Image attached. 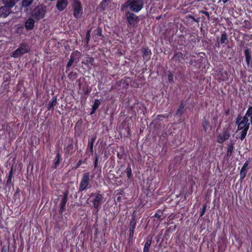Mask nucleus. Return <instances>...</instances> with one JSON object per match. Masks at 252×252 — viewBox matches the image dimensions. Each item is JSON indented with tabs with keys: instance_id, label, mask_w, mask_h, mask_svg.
Instances as JSON below:
<instances>
[{
	"instance_id": "1",
	"label": "nucleus",
	"mask_w": 252,
	"mask_h": 252,
	"mask_svg": "<svg viewBox=\"0 0 252 252\" xmlns=\"http://www.w3.org/2000/svg\"><path fill=\"white\" fill-rule=\"evenodd\" d=\"M251 111L247 110L244 116L242 118L240 116H238L236 123L238 126L237 130L242 131L240 132V139L243 140L245 138L248 131L249 129L250 123H249L248 118L249 117Z\"/></svg>"
},
{
	"instance_id": "2",
	"label": "nucleus",
	"mask_w": 252,
	"mask_h": 252,
	"mask_svg": "<svg viewBox=\"0 0 252 252\" xmlns=\"http://www.w3.org/2000/svg\"><path fill=\"white\" fill-rule=\"evenodd\" d=\"M144 3L142 0H128L125 2L121 6V11L124 12L129 8L130 10L137 13L143 7Z\"/></svg>"
},
{
	"instance_id": "3",
	"label": "nucleus",
	"mask_w": 252,
	"mask_h": 252,
	"mask_svg": "<svg viewBox=\"0 0 252 252\" xmlns=\"http://www.w3.org/2000/svg\"><path fill=\"white\" fill-rule=\"evenodd\" d=\"M72 8L74 17L76 18L80 17L83 13V8L81 2L78 0H74Z\"/></svg>"
},
{
	"instance_id": "4",
	"label": "nucleus",
	"mask_w": 252,
	"mask_h": 252,
	"mask_svg": "<svg viewBox=\"0 0 252 252\" xmlns=\"http://www.w3.org/2000/svg\"><path fill=\"white\" fill-rule=\"evenodd\" d=\"M46 7L43 5L36 7L32 13V16L37 20H40L44 17L46 13Z\"/></svg>"
},
{
	"instance_id": "5",
	"label": "nucleus",
	"mask_w": 252,
	"mask_h": 252,
	"mask_svg": "<svg viewBox=\"0 0 252 252\" xmlns=\"http://www.w3.org/2000/svg\"><path fill=\"white\" fill-rule=\"evenodd\" d=\"M90 172H87L83 174L82 178L81 179L80 186L79 190L83 191L87 189L90 183Z\"/></svg>"
},
{
	"instance_id": "6",
	"label": "nucleus",
	"mask_w": 252,
	"mask_h": 252,
	"mask_svg": "<svg viewBox=\"0 0 252 252\" xmlns=\"http://www.w3.org/2000/svg\"><path fill=\"white\" fill-rule=\"evenodd\" d=\"M29 51L30 48L28 45L25 44H22L13 53L12 57L15 58H18L24 54L28 52Z\"/></svg>"
},
{
	"instance_id": "7",
	"label": "nucleus",
	"mask_w": 252,
	"mask_h": 252,
	"mask_svg": "<svg viewBox=\"0 0 252 252\" xmlns=\"http://www.w3.org/2000/svg\"><path fill=\"white\" fill-rule=\"evenodd\" d=\"M126 17L128 23L130 25L134 26L138 22V17L128 11L126 12Z\"/></svg>"
},
{
	"instance_id": "8",
	"label": "nucleus",
	"mask_w": 252,
	"mask_h": 252,
	"mask_svg": "<svg viewBox=\"0 0 252 252\" xmlns=\"http://www.w3.org/2000/svg\"><path fill=\"white\" fill-rule=\"evenodd\" d=\"M11 13V9L4 5L0 7V18H5Z\"/></svg>"
},
{
	"instance_id": "9",
	"label": "nucleus",
	"mask_w": 252,
	"mask_h": 252,
	"mask_svg": "<svg viewBox=\"0 0 252 252\" xmlns=\"http://www.w3.org/2000/svg\"><path fill=\"white\" fill-rule=\"evenodd\" d=\"M102 200L103 196H102V195L98 194L95 196L93 201V205L94 207L97 210L100 208V205L102 202Z\"/></svg>"
},
{
	"instance_id": "10",
	"label": "nucleus",
	"mask_w": 252,
	"mask_h": 252,
	"mask_svg": "<svg viewBox=\"0 0 252 252\" xmlns=\"http://www.w3.org/2000/svg\"><path fill=\"white\" fill-rule=\"evenodd\" d=\"M67 4V0H58L56 7L59 11H62L66 7Z\"/></svg>"
},
{
	"instance_id": "11",
	"label": "nucleus",
	"mask_w": 252,
	"mask_h": 252,
	"mask_svg": "<svg viewBox=\"0 0 252 252\" xmlns=\"http://www.w3.org/2000/svg\"><path fill=\"white\" fill-rule=\"evenodd\" d=\"M230 137V135L228 132L224 131L223 133L219 134L217 136V142L219 143H222Z\"/></svg>"
},
{
	"instance_id": "12",
	"label": "nucleus",
	"mask_w": 252,
	"mask_h": 252,
	"mask_svg": "<svg viewBox=\"0 0 252 252\" xmlns=\"http://www.w3.org/2000/svg\"><path fill=\"white\" fill-rule=\"evenodd\" d=\"M136 223V220L134 217H133L130 222V228H129V236L132 237L133 236L134 230L135 227Z\"/></svg>"
},
{
	"instance_id": "13",
	"label": "nucleus",
	"mask_w": 252,
	"mask_h": 252,
	"mask_svg": "<svg viewBox=\"0 0 252 252\" xmlns=\"http://www.w3.org/2000/svg\"><path fill=\"white\" fill-rule=\"evenodd\" d=\"M34 20L32 18H29L25 23V28L27 30H31L32 29L34 26Z\"/></svg>"
},
{
	"instance_id": "14",
	"label": "nucleus",
	"mask_w": 252,
	"mask_h": 252,
	"mask_svg": "<svg viewBox=\"0 0 252 252\" xmlns=\"http://www.w3.org/2000/svg\"><path fill=\"white\" fill-rule=\"evenodd\" d=\"M67 196H68L67 192H64L63 197L62 200L61 201V203L60 210L62 212H63V211L64 209V208L65 207L66 203L67 200Z\"/></svg>"
},
{
	"instance_id": "15",
	"label": "nucleus",
	"mask_w": 252,
	"mask_h": 252,
	"mask_svg": "<svg viewBox=\"0 0 252 252\" xmlns=\"http://www.w3.org/2000/svg\"><path fill=\"white\" fill-rule=\"evenodd\" d=\"M15 0H2V3L6 7L11 9L15 4Z\"/></svg>"
},
{
	"instance_id": "16",
	"label": "nucleus",
	"mask_w": 252,
	"mask_h": 252,
	"mask_svg": "<svg viewBox=\"0 0 252 252\" xmlns=\"http://www.w3.org/2000/svg\"><path fill=\"white\" fill-rule=\"evenodd\" d=\"M152 237H148L145 242L143 252H149V248L152 243Z\"/></svg>"
},
{
	"instance_id": "17",
	"label": "nucleus",
	"mask_w": 252,
	"mask_h": 252,
	"mask_svg": "<svg viewBox=\"0 0 252 252\" xmlns=\"http://www.w3.org/2000/svg\"><path fill=\"white\" fill-rule=\"evenodd\" d=\"M142 52L143 54V58L145 60H148L151 55V51L149 49L146 48H143Z\"/></svg>"
},
{
	"instance_id": "18",
	"label": "nucleus",
	"mask_w": 252,
	"mask_h": 252,
	"mask_svg": "<svg viewBox=\"0 0 252 252\" xmlns=\"http://www.w3.org/2000/svg\"><path fill=\"white\" fill-rule=\"evenodd\" d=\"M244 53L246 57L247 64L248 65H249L250 62L251 60V53L248 49H246L245 50Z\"/></svg>"
},
{
	"instance_id": "19",
	"label": "nucleus",
	"mask_w": 252,
	"mask_h": 252,
	"mask_svg": "<svg viewBox=\"0 0 252 252\" xmlns=\"http://www.w3.org/2000/svg\"><path fill=\"white\" fill-rule=\"evenodd\" d=\"M100 104V102L98 99H95L94 100V105L93 106L92 112L91 113V114L94 113V112L96 111V110L98 108Z\"/></svg>"
},
{
	"instance_id": "20",
	"label": "nucleus",
	"mask_w": 252,
	"mask_h": 252,
	"mask_svg": "<svg viewBox=\"0 0 252 252\" xmlns=\"http://www.w3.org/2000/svg\"><path fill=\"white\" fill-rule=\"evenodd\" d=\"M95 139H96L95 137H92L91 138L90 141H89V143H88V146L90 148V152L92 154H93V152H94L93 147H94V144L95 140Z\"/></svg>"
},
{
	"instance_id": "21",
	"label": "nucleus",
	"mask_w": 252,
	"mask_h": 252,
	"mask_svg": "<svg viewBox=\"0 0 252 252\" xmlns=\"http://www.w3.org/2000/svg\"><path fill=\"white\" fill-rule=\"evenodd\" d=\"M183 55L181 52L177 53L174 56V59L176 61L178 60L179 62H181L183 60Z\"/></svg>"
},
{
	"instance_id": "22",
	"label": "nucleus",
	"mask_w": 252,
	"mask_h": 252,
	"mask_svg": "<svg viewBox=\"0 0 252 252\" xmlns=\"http://www.w3.org/2000/svg\"><path fill=\"white\" fill-rule=\"evenodd\" d=\"M33 1V0H23L22 6L24 7H27L32 3Z\"/></svg>"
},
{
	"instance_id": "23",
	"label": "nucleus",
	"mask_w": 252,
	"mask_h": 252,
	"mask_svg": "<svg viewBox=\"0 0 252 252\" xmlns=\"http://www.w3.org/2000/svg\"><path fill=\"white\" fill-rule=\"evenodd\" d=\"M247 171V168H242L240 173L241 179H243L246 177Z\"/></svg>"
},
{
	"instance_id": "24",
	"label": "nucleus",
	"mask_w": 252,
	"mask_h": 252,
	"mask_svg": "<svg viewBox=\"0 0 252 252\" xmlns=\"http://www.w3.org/2000/svg\"><path fill=\"white\" fill-rule=\"evenodd\" d=\"M57 103V99L55 98L50 101L48 104L47 108L48 109H50L51 108L54 107Z\"/></svg>"
},
{
	"instance_id": "25",
	"label": "nucleus",
	"mask_w": 252,
	"mask_h": 252,
	"mask_svg": "<svg viewBox=\"0 0 252 252\" xmlns=\"http://www.w3.org/2000/svg\"><path fill=\"white\" fill-rule=\"evenodd\" d=\"M126 172L127 177L130 178L132 174V170L131 167L129 166L127 167Z\"/></svg>"
},
{
	"instance_id": "26",
	"label": "nucleus",
	"mask_w": 252,
	"mask_h": 252,
	"mask_svg": "<svg viewBox=\"0 0 252 252\" xmlns=\"http://www.w3.org/2000/svg\"><path fill=\"white\" fill-rule=\"evenodd\" d=\"M60 158H61V156L60 155L59 153H58L57 155V156H56V162L55 163V167H57L59 164V162L60 161Z\"/></svg>"
},
{
	"instance_id": "27",
	"label": "nucleus",
	"mask_w": 252,
	"mask_h": 252,
	"mask_svg": "<svg viewBox=\"0 0 252 252\" xmlns=\"http://www.w3.org/2000/svg\"><path fill=\"white\" fill-rule=\"evenodd\" d=\"M184 107V105L182 104L180 106L177 111V114L181 115L182 114V110Z\"/></svg>"
},
{
	"instance_id": "28",
	"label": "nucleus",
	"mask_w": 252,
	"mask_h": 252,
	"mask_svg": "<svg viewBox=\"0 0 252 252\" xmlns=\"http://www.w3.org/2000/svg\"><path fill=\"white\" fill-rule=\"evenodd\" d=\"M226 40V35L225 34H222L221 36L220 43L221 44L224 43L225 42Z\"/></svg>"
},
{
	"instance_id": "29",
	"label": "nucleus",
	"mask_w": 252,
	"mask_h": 252,
	"mask_svg": "<svg viewBox=\"0 0 252 252\" xmlns=\"http://www.w3.org/2000/svg\"><path fill=\"white\" fill-rule=\"evenodd\" d=\"M206 208H207V207H206V205H204L203 207H202L201 211L200 212V217H202L204 215L205 211L206 210Z\"/></svg>"
},
{
	"instance_id": "30",
	"label": "nucleus",
	"mask_w": 252,
	"mask_h": 252,
	"mask_svg": "<svg viewBox=\"0 0 252 252\" xmlns=\"http://www.w3.org/2000/svg\"><path fill=\"white\" fill-rule=\"evenodd\" d=\"M73 63H74V59L72 57H71L70 60H69V61L67 63V67L70 66Z\"/></svg>"
},
{
	"instance_id": "31",
	"label": "nucleus",
	"mask_w": 252,
	"mask_h": 252,
	"mask_svg": "<svg viewBox=\"0 0 252 252\" xmlns=\"http://www.w3.org/2000/svg\"><path fill=\"white\" fill-rule=\"evenodd\" d=\"M12 181V171H10V174L7 180V185H9L11 183Z\"/></svg>"
},
{
	"instance_id": "32",
	"label": "nucleus",
	"mask_w": 252,
	"mask_h": 252,
	"mask_svg": "<svg viewBox=\"0 0 252 252\" xmlns=\"http://www.w3.org/2000/svg\"><path fill=\"white\" fill-rule=\"evenodd\" d=\"M247 110L251 111L249 117L251 118V124L252 125V106H250Z\"/></svg>"
},
{
	"instance_id": "33",
	"label": "nucleus",
	"mask_w": 252,
	"mask_h": 252,
	"mask_svg": "<svg viewBox=\"0 0 252 252\" xmlns=\"http://www.w3.org/2000/svg\"><path fill=\"white\" fill-rule=\"evenodd\" d=\"M90 36H91V31L88 30L86 33V38H87V42H88V41L90 40Z\"/></svg>"
},
{
	"instance_id": "34",
	"label": "nucleus",
	"mask_w": 252,
	"mask_h": 252,
	"mask_svg": "<svg viewBox=\"0 0 252 252\" xmlns=\"http://www.w3.org/2000/svg\"><path fill=\"white\" fill-rule=\"evenodd\" d=\"M233 151V146H230L227 150V154L231 155Z\"/></svg>"
},
{
	"instance_id": "35",
	"label": "nucleus",
	"mask_w": 252,
	"mask_h": 252,
	"mask_svg": "<svg viewBox=\"0 0 252 252\" xmlns=\"http://www.w3.org/2000/svg\"><path fill=\"white\" fill-rule=\"evenodd\" d=\"M168 81L170 82H173V75L172 74L170 73L168 75Z\"/></svg>"
},
{
	"instance_id": "36",
	"label": "nucleus",
	"mask_w": 252,
	"mask_h": 252,
	"mask_svg": "<svg viewBox=\"0 0 252 252\" xmlns=\"http://www.w3.org/2000/svg\"><path fill=\"white\" fill-rule=\"evenodd\" d=\"M203 127L205 131H207L208 127H209V124L207 122H205L203 123Z\"/></svg>"
},
{
	"instance_id": "37",
	"label": "nucleus",
	"mask_w": 252,
	"mask_h": 252,
	"mask_svg": "<svg viewBox=\"0 0 252 252\" xmlns=\"http://www.w3.org/2000/svg\"><path fill=\"white\" fill-rule=\"evenodd\" d=\"M95 34L98 36L100 35H101V30L100 29H97L95 31H94Z\"/></svg>"
},
{
	"instance_id": "38",
	"label": "nucleus",
	"mask_w": 252,
	"mask_h": 252,
	"mask_svg": "<svg viewBox=\"0 0 252 252\" xmlns=\"http://www.w3.org/2000/svg\"><path fill=\"white\" fill-rule=\"evenodd\" d=\"M98 162V157L97 156H95V161H94V167H96Z\"/></svg>"
},
{
	"instance_id": "39",
	"label": "nucleus",
	"mask_w": 252,
	"mask_h": 252,
	"mask_svg": "<svg viewBox=\"0 0 252 252\" xmlns=\"http://www.w3.org/2000/svg\"><path fill=\"white\" fill-rule=\"evenodd\" d=\"M248 165V162H245V164H244V165L243 166L242 168H247Z\"/></svg>"
},
{
	"instance_id": "40",
	"label": "nucleus",
	"mask_w": 252,
	"mask_h": 252,
	"mask_svg": "<svg viewBox=\"0 0 252 252\" xmlns=\"http://www.w3.org/2000/svg\"><path fill=\"white\" fill-rule=\"evenodd\" d=\"M94 62V59L93 58L89 59V62L92 64L93 62Z\"/></svg>"
},
{
	"instance_id": "41",
	"label": "nucleus",
	"mask_w": 252,
	"mask_h": 252,
	"mask_svg": "<svg viewBox=\"0 0 252 252\" xmlns=\"http://www.w3.org/2000/svg\"><path fill=\"white\" fill-rule=\"evenodd\" d=\"M155 217L158 219L159 218H160V215L158 214H156L155 215Z\"/></svg>"
},
{
	"instance_id": "42",
	"label": "nucleus",
	"mask_w": 252,
	"mask_h": 252,
	"mask_svg": "<svg viewBox=\"0 0 252 252\" xmlns=\"http://www.w3.org/2000/svg\"><path fill=\"white\" fill-rule=\"evenodd\" d=\"M229 0H220V1H222L223 3H225L227 2Z\"/></svg>"
},
{
	"instance_id": "43",
	"label": "nucleus",
	"mask_w": 252,
	"mask_h": 252,
	"mask_svg": "<svg viewBox=\"0 0 252 252\" xmlns=\"http://www.w3.org/2000/svg\"><path fill=\"white\" fill-rule=\"evenodd\" d=\"M203 13L207 16H209V13L208 12H206V11H205V12H203Z\"/></svg>"
},
{
	"instance_id": "44",
	"label": "nucleus",
	"mask_w": 252,
	"mask_h": 252,
	"mask_svg": "<svg viewBox=\"0 0 252 252\" xmlns=\"http://www.w3.org/2000/svg\"><path fill=\"white\" fill-rule=\"evenodd\" d=\"M6 250L4 248H2L1 250V252H6Z\"/></svg>"
},
{
	"instance_id": "45",
	"label": "nucleus",
	"mask_w": 252,
	"mask_h": 252,
	"mask_svg": "<svg viewBox=\"0 0 252 252\" xmlns=\"http://www.w3.org/2000/svg\"><path fill=\"white\" fill-rule=\"evenodd\" d=\"M109 0H103V1L104 2H107V1H108Z\"/></svg>"
},
{
	"instance_id": "46",
	"label": "nucleus",
	"mask_w": 252,
	"mask_h": 252,
	"mask_svg": "<svg viewBox=\"0 0 252 252\" xmlns=\"http://www.w3.org/2000/svg\"><path fill=\"white\" fill-rule=\"evenodd\" d=\"M81 164V161H80L78 163V166H79Z\"/></svg>"
}]
</instances>
